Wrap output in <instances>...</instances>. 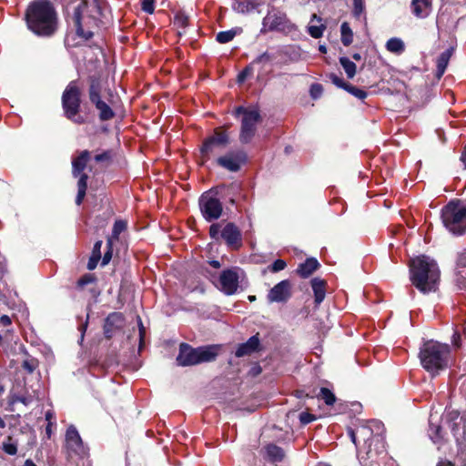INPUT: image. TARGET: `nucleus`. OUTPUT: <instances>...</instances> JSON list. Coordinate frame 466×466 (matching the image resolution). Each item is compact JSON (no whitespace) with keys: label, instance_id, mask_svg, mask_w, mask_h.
<instances>
[{"label":"nucleus","instance_id":"nucleus-26","mask_svg":"<svg viewBox=\"0 0 466 466\" xmlns=\"http://www.w3.org/2000/svg\"><path fill=\"white\" fill-rule=\"evenodd\" d=\"M452 51H453V49L451 47V48L445 50L444 52H442L439 56L438 59H437V72H436V76L438 78H441L443 76V74L448 66L451 56L452 55Z\"/></svg>","mask_w":466,"mask_h":466},{"label":"nucleus","instance_id":"nucleus-14","mask_svg":"<svg viewBox=\"0 0 466 466\" xmlns=\"http://www.w3.org/2000/svg\"><path fill=\"white\" fill-rule=\"evenodd\" d=\"M291 297V283L285 279L275 285L268 294L270 302H286Z\"/></svg>","mask_w":466,"mask_h":466},{"label":"nucleus","instance_id":"nucleus-25","mask_svg":"<svg viewBox=\"0 0 466 466\" xmlns=\"http://www.w3.org/2000/svg\"><path fill=\"white\" fill-rule=\"evenodd\" d=\"M260 1L259 0H244L238 2L234 9L238 13H252L257 12L259 13L260 9Z\"/></svg>","mask_w":466,"mask_h":466},{"label":"nucleus","instance_id":"nucleus-53","mask_svg":"<svg viewBox=\"0 0 466 466\" xmlns=\"http://www.w3.org/2000/svg\"><path fill=\"white\" fill-rule=\"evenodd\" d=\"M107 246H108V250L105 253L103 259H102L103 266L106 265L112 258V251H111L112 242L110 239L107 240Z\"/></svg>","mask_w":466,"mask_h":466},{"label":"nucleus","instance_id":"nucleus-36","mask_svg":"<svg viewBox=\"0 0 466 466\" xmlns=\"http://www.w3.org/2000/svg\"><path fill=\"white\" fill-rule=\"evenodd\" d=\"M318 397L323 400V401L328 406H332L336 402V397L334 393L328 388L322 387L319 390Z\"/></svg>","mask_w":466,"mask_h":466},{"label":"nucleus","instance_id":"nucleus-20","mask_svg":"<svg viewBox=\"0 0 466 466\" xmlns=\"http://www.w3.org/2000/svg\"><path fill=\"white\" fill-rule=\"evenodd\" d=\"M411 12L418 18H426L431 12V0H411Z\"/></svg>","mask_w":466,"mask_h":466},{"label":"nucleus","instance_id":"nucleus-40","mask_svg":"<svg viewBox=\"0 0 466 466\" xmlns=\"http://www.w3.org/2000/svg\"><path fill=\"white\" fill-rule=\"evenodd\" d=\"M22 367L28 373H33L38 367V360L35 358H27L23 361Z\"/></svg>","mask_w":466,"mask_h":466},{"label":"nucleus","instance_id":"nucleus-13","mask_svg":"<svg viewBox=\"0 0 466 466\" xmlns=\"http://www.w3.org/2000/svg\"><path fill=\"white\" fill-rule=\"evenodd\" d=\"M245 160L246 155L243 152L234 151L218 157L217 162L220 167L231 172H236L240 169Z\"/></svg>","mask_w":466,"mask_h":466},{"label":"nucleus","instance_id":"nucleus-27","mask_svg":"<svg viewBox=\"0 0 466 466\" xmlns=\"http://www.w3.org/2000/svg\"><path fill=\"white\" fill-rule=\"evenodd\" d=\"M102 240H97L93 247L92 255L87 262V268L93 270L97 266L98 261L101 258V247Z\"/></svg>","mask_w":466,"mask_h":466},{"label":"nucleus","instance_id":"nucleus-28","mask_svg":"<svg viewBox=\"0 0 466 466\" xmlns=\"http://www.w3.org/2000/svg\"><path fill=\"white\" fill-rule=\"evenodd\" d=\"M386 49L390 53L400 55L405 50V45L400 38L391 37L386 43Z\"/></svg>","mask_w":466,"mask_h":466},{"label":"nucleus","instance_id":"nucleus-48","mask_svg":"<svg viewBox=\"0 0 466 466\" xmlns=\"http://www.w3.org/2000/svg\"><path fill=\"white\" fill-rule=\"evenodd\" d=\"M316 420V417L309 412L303 411L299 414V421L301 424L306 425Z\"/></svg>","mask_w":466,"mask_h":466},{"label":"nucleus","instance_id":"nucleus-44","mask_svg":"<svg viewBox=\"0 0 466 466\" xmlns=\"http://www.w3.org/2000/svg\"><path fill=\"white\" fill-rule=\"evenodd\" d=\"M466 268V249L459 254L457 258V269L459 274L463 273V269Z\"/></svg>","mask_w":466,"mask_h":466},{"label":"nucleus","instance_id":"nucleus-43","mask_svg":"<svg viewBox=\"0 0 466 466\" xmlns=\"http://www.w3.org/2000/svg\"><path fill=\"white\" fill-rule=\"evenodd\" d=\"M441 426H438V425L437 426H433V424L431 422V424H430V436H431V439L434 442H437L438 441H440L441 439Z\"/></svg>","mask_w":466,"mask_h":466},{"label":"nucleus","instance_id":"nucleus-60","mask_svg":"<svg viewBox=\"0 0 466 466\" xmlns=\"http://www.w3.org/2000/svg\"><path fill=\"white\" fill-rule=\"evenodd\" d=\"M90 101L96 106L98 103L103 102L100 97V94L89 95Z\"/></svg>","mask_w":466,"mask_h":466},{"label":"nucleus","instance_id":"nucleus-50","mask_svg":"<svg viewBox=\"0 0 466 466\" xmlns=\"http://www.w3.org/2000/svg\"><path fill=\"white\" fill-rule=\"evenodd\" d=\"M221 231L220 225L218 223L212 224L209 228V235L214 239H218L219 236L221 237Z\"/></svg>","mask_w":466,"mask_h":466},{"label":"nucleus","instance_id":"nucleus-3","mask_svg":"<svg viewBox=\"0 0 466 466\" xmlns=\"http://www.w3.org/2000/svg\"><path fill=\"white\" fill-rule=\"evenodd\" d=\"M411 283L422 293L437 289L440 270L437 263L426 256L417 257L410 262Z\"/></svg>","mask_w":466,"mask_h":466},{"label":"nucleus","instance_id":"nucleus-41","mask_svg":"<svg viewBox=\"0 0 466 466\" xmlns=\"http://www.w3.org/2000/svg\"><path fill=\"white\" fill-rule=\"evenodd\" d=\"M347 89L346 91L349 92L350 94H351L352 96H354L355 97L360 99V100H363L367 97L368 96V93L363 90V89H360L352 85H349L347 86Z\"/></svg>","mask_w":466,"mask_h":466},{"label":"nucleus","instance_id":"nucleus-61","mask_svg":"<svg viewBox=\"0 0 466 466\" xmlns=\"http://www.w3.org/2000/svg\"><path fill=\"white\" fill-rule=\"evenodd\" d=\"M0 323L3 326H9L11 324V319L7 315L0 317Z\"/></svg>","mask_w":466,"mask_h":466},{"label":"nucleus","instance_id":"nucleus-22","mask_svg":"<svg viewBox=\"0 0 466 466\" xmlns=\"http://www.w3.org/2000/svg\"><path fill=\"white\" fill-rule=\"evenodd\" d=\"M90 153L87 150H84L80 155L72 160V174L75 177H77L86 167L89 160Z\"/></svg>","mask_w":466,"mask_h":466},{"label":"nucleus","instance_id":"nucleus-12","mask_svg":"<svg viewBox=\"0 0 466 466\" xmlns=\"http://www.w3.org/2000/svg\"><path fill=\"white\" fill-rule=\"evenodd\" d=\"M229 143V136L226 131L216 130L214 135L207 138L201 147V155L206 161L214 152L216 147H226Z\"/></svg>","mask_w":466,"mask_h":466},{"label":"nucleus","instance_id":"nucleus-32","mask_svg":"<svg viewBox=\"0 0 466 466\" xmlns=\"http://www.w3.org/2000/svg\"><path fill=\"white\" fill-rule=\"evenodd\" d=\"M282 362V357L280 356L279 352H275L264 360V370L267 367H270L271 370H278L280 369Z\"/></svg>","mask_w":466,"mask_h":466},{"label":"nucleus","instance_id":"nucleus-7","mask_svg":"<svg viewBox=\"0 0 466 466\" xmlns=\"http://www.w3.org/2000/svg\"><path fill=\"white\" fill-rule=\"evenodd\" d=\"M441 220L444 227L453 235L466 232V203L451 200L441 209Z\"/></svg>","mask_w":466,"mask_h":466},{"label":"nucleus","instance_id":"nucleus-23","mask_svg":"<svg viewBox=\"0 0 466 466\" xmlns=\"http://www.w3.org/2000/svg\"><path fill=\"white\" fill-rule=\"evenodd\" d=\"M74 25L76 26V35L85 39L88 40L93 36V33L90 30H85L82 25V13L80 6L76 7L74 11L73 15Z\"/></svg>","mask_w":466,"mask_h":466},{"label":"nucleus","instance_id":"nucleus-29","mask_svg":"<svg viewBox=\"0 0 466 466\" xmlns=\"http://www.w3.org/2000/svg\"><path fill=\"white\" fill-rule=\"evenodd\" d=\"M79 179L77 182V195L76 198V205H80L83 202V199L86 196V188H87V175L86 174H80Z\"/></svg>","mask_w":466,"mask_h":466},{"label":"nucleus","instance_id":"nucleus-9","mask_svg":"<svg viewBox=\"0 0 466 466\" xmlns=\"http://www.w3.org/2000/svg\"><path fill=\"white\" fill-rule=\"evenodd\" d=\"M198 205L203 218L208 222L218 219L223 211L222 203L210 191L201 195Z\"/></svg>","mask_w":466,"mask_h":466},{"label":"nucleus","instance_id":"nucleus-5","mask_svg":"<svg viewBox=\"0 0 466 466\" xmlns=\"http://www.w3.org/2000/svg\"><path fill=\"white\" fill-rule=\"evenodd\" d=\"M232 115L240 119L239 142L243 145L253 143L258 136L261 118L259 108L254 106H238L232 110Z\"/></svg>","mask_w":466,"mask_h":466},{"label":"nucleus","instance_id":"nucleus-15","mask_svg":"<svg viewBox=\"0 0 466 466\" xmlns=\"http://www.w3.org/2000/svg\"><path fill=\"white\" fill-rule=\"evenodd\" d=\"M221 238L225 240L227 245L233 249H238L241 246L242 238L240 230L233 223L225 225L221 231Z\"/></svg>","mask_w":466,"mask_h":466},{"label":"nucleus","instance_id":"nucleus-30","mask_svg":"<svg viewBox=\"0 0 466 466\" xmlns=\"http://www.w3.org/2000/svg\"><path fill=\"white\" fill-rule=\"evenodd\" d=\"M241 33L239 27L232 28L227 31L218 32L216 35V40L220 44H226L234 39V37Z\"/></svg>","mask_w":466,"mask_h":466},{"label":"nucleus","instance_id":"nucleus-2","mask_svg":"<svg viewBox=\"0 0 466 466\" xmlns=\"http://www.w3.org/2000/svg\"><path fill=\"white\" fill-rule=\"evenodd\" d=\"M28 28L37 35L49 36L56 29V15L52 4L47 0H35L27 8Z\"/></svg>","mask_w":466,"mask_h":466},{"label":"nucleus","instance_id":"nucleus-21","mask_svg":"<svg viewBox=\"0 0 466 466\" xmlns=\"http://www.w3.org/2000/svg\"><path fill=\"white\" fill-rule=\"evenodd\" d=\"M310 283L314 293L315 305L319 306L326 296V281L319 278H314L311 279Z\"/></svg>","mask_w":466,"mask_h":466},{"label":"nucleus","instance_id":"nucleus-63","mask_svg":"<svg viewBox=\"0 0 466 466\" xmlns=\"http://www.w3.org/2000/svg\"><path fill=\"white\" fill-rule=\"evenodd\" d=\"M52 425H53V422H49V423H47L46 428V435L48 438H50L51 434H52V430H51Z\"/></svg>","mask_w":466,"mask_h":466},{"label":"nucleus","instance_id":"nucleus-47","mask_svg":"<svg viewBox=\"0 0 466 466\" xmlns=\"http://www.w3.org/2000/svg\"><path fill=\"white\" fill-rule=\"evenodd\" d=\"M329 78L335 86H337L338 87L343 88L344 90H346L348 88L347 86L350 85L349 83H346L342 78L339 77L335 74H331L329 76Z\"/></svg>","mask_w":466,"mask_h":466},{"label":"nucleus","instance_id":"nucleus-58","mask_svg":"<svg viewBox=\"0 0 466 466\" xmlns=\"http://www.w3.org/2000/svg\"><path fill=\"white\" fill-rule=\"evenodd\" d=\"M138 321V328H139V339H140V344L143 341L144 336H145V328L143 326L142 320L139 317H137Z\"/></svg>","mask_w":466,"mask_h":466},{"label":"nucleus","instance_id":"nucleus-33","mask_svg":"<svg viewBox=\"0 0 466 466\" xmlns=\"http://www.w3.org/2000/svg\"><path fill=\"white\" fill-rule=\"evenodd\" d=\"M96 107L99 111V118L102 121L110 120L115 116V113L112 110V108L104 101L98 103V105Z\"/></svg>","mask_w":466,"mask_h":466},{"label":"nucleus","instance_id":"nucleus-24","mask_svg":"<svg viewBox=\"0 0 466 466\" xmlns=\"http://www.w3.org/2000/svg\"><path fill=\"white\" fill-rule=\"evenodd\" d=\"M319 267V263L314 258H307L299 264L297 269L298 274L302 278L309 277Z\"/></svg>","mask_w":466,"mask_h":466},{"label":"nucleus","instance_id":"nucleus-52","mask_svg":"<svg viewBox=\"0 0 466 466\" xmlns=\"http://www.w3.org/2000/svg\"><path fill=\"white\" fill-rule=\"evenodd\" d=\"M3 450L5 453L9 455H15L17 452V447L14 443H4Z\"/></svg>","mask_w":466,"mask_h":466},{"label":"nucleus","instance_id":"nucleus-4","mask_svg":"<svg viewBox=\"0 0 466 466\" xmlns=\"http://www.w3.org/2000/svg\"><path fill=\"white\" fill-rule=\"evenodd\" d=\"M419 358L422 368L435 377L446 370L451 362V347L445 343L428 340L420 348Z\"/></svg>","mask_w":466,"mask_h":466},{"label":"nucleus","instance_id":"nucleus-34","mask_svg":"<svg viewBox=\"0 0 466 466\" xmlns=\"http://www.w3.org/2000/svg\"><path fill=\"white\" fill-rule=\"evenodd\" d=\"M33 398L31 395H19L16 393H10L8 397V404L10 406L15 405L17 402H21L25 406H28L32 403Z\"/></svg>","mask_w":466,"mask_h":466},{"label":"nucleus","instance_id":"nucleus-35","mask_svg":"<svg viewBox=\"0 0 466 466\" xmlns=\"http://www.w3.org/2000/svg\"><path fill=\"white\" fill-rule=\"evenodd\" d=\"M339 63L343 67L348 78H353L356 74V65L348 57L342 56L339 58Z\"/></svg>","mask_w":466,"mask_h":466},{"label":"nucleus","instance_id":"nucleus-55","mask_svg":"<svg viewBox=\"0 0 466 466\" xmlns=\"http://www.w3.org/2000/svg\"><path fill=\"white\" fill-rule=\"evenodd\" d=\"M94 281V278L91 275H85L77 281L78 286L84 287L85 285Z\"/></svg>","mask_w":466,"mask_h":466},{"label":"nucleus","instance_id":"nucleus-18","mask_svg":"<svg viewBox=\"0 0 466 466\" xmlns=\"http://www.w3.org/2000/svg\"><path fill=\"white\" fill-rule=\"evenodd\" d=\"M265 459L268 462L276 464L282 462L286 458V451L274 443L264 446Z\"/></svg>","mask_w":466,"mask_h":466},{"label":"nucleus","instance_id":"nucleus-1","mask_svg":"<svg viewBox=\"0 0 466 466\" xmlns=\"http://www.w3.org/2000/svg\"><path fill=\"white\" fill-rule=\"evenodd\" d=\"M348 432L358 450L359 443L363 441L367 460L372 458L373 451L378 455L385 452V428L381 421L371 420L367 423L360 424L356 429H350Z\"/></svg>","mask_w":466,"mask_h":466},{"label":"nucleus","instance_id":"nucleus-16","mask_svg":"<svg viewBox=\"0 0 466 466\" xmlns=\"http://www.w3.org/2000/svg\"><path fill=\"white\" fill-rule=\"evenodd\" d=\"M262 56H258L254 61H252L249 65H248L238 76V82L243 83L246 80L256 76L257 79H259L262 74V66H261Z\"/></svg>","mask_w":466,"mask_h":466},{"label":"nucleus","instance_id":"nucleus-10","mask_svg":"<svg viewBox=\"0 0 466 466\" xmlns=\"http://www.w3.org/2000/svg\"><path fill=\"white\" fill-rule=\"evenodd\" d=\"M66 449L69 456L85 457L88 454V448L84 444L76 428L69 426L66 432Z\"/></svg>","mask_w":466,"mask_h":466},{"label":"nucleus","instance_id":"nucleus-38","mask_svg":"<svg viewBox=\"0 0 466 466\" xmlns=\"http://www.w3.org/2000/svg\"><path fill=\"white\" fill-rule=\"evenodd\" d=\"M365 11V1L364 0H353V15L359 19L364 14Z\"/></svg>","mask_w":466,"mask_h":466},{"label":"nucleus","instance_id":"nucleus-11","mask_svg":"<svg viewBox=\"0 0 466 466\" xmlns=\"http://www.w3.org/2000/svg\"><path fill=\"white\" fill-rule=\"evenodd\" d=\"M242 273V270L238 268L223 270L218 279L219 289L226 295L236 293L239 286V279Z\"/></svg>","mask_w":466,"mask_h":466},{"label":"nucleus","instance_id":"nucleus-59","mask_svg":"<svg viewBox=\"0 0 466 466\" xmlns=\"http://www.w3.org/2000/svg\"><path fill=\"white\" fill-rule=\"evenodd\" d=\"M109 153L108 152H104L102 154H98V155H96L95 157V160L96 162H101V161H105V160H107L109 158Z\"/></svg>","mask_w":466,"mask_h":466},{"label":"nucleus","instance_id":"nucleus-8","mask_svg":"<svg viewBox=\"0 0 466 466\" xmlns=\"http://www.w3.org/2000/svg\"><path fill=\"white\" fill-rule=\"evenodd\" d=\"M62 106L65 115L68 119L76 124L84 123V117L78 115L80 107V90L76 82H70L65 89L62 96Z\"/></svg>","mask_w":466,"mask_h":466},{"label":"nucleus","instance_id":"nucleus-49","mask_svg":"<svg viewBox=\"0 0 466 466\" xmlns=\"http://www.w3.org/2000/svg\"><path fill=\"white\" fill-rule=\"evenodd\" d=\"M262 455V449H260L258 446L256 447L255 451H252L251 450H248L245 453V459L247 461H251V456H253V459L259 458Z\"/></svg>","mask_w":466,"mask_h":466},{"label":"nucleus","instance_id":"nucleus-56","mask_svg":"<svg viewBox=\"0 0 466 466\" xmlns=\"http://www.w3.org/2000/svg\"><path fill=\"white\" fill-rule=\"evenodd\" d=\"M452 345L457 349L461 348V333L459 331H455L452 336Z\"/></svg>","mask_w":466,"mask_h":466},{"label":"nucleus","instance_id":"nucleus-31","mask_svg":"<svg viewBox=\"0 0 466 466\" xmlns=\"http://www.w3.org/2000/svg\"><path fill=\"white\" fill-rule=\"evenodd\" d=\"M340 39L345 46H349L353 42V32L348 22H343L340 25Z\"/></svg>","mask_w":466,"mask_h":466},{"label":"nucleus","instance_id":"nucleus-6","mask_svg":"<svg viewBox=\"0 0 466 466\" xmlns=\"http://www.w3.org/2000/svg\"><path fill=\"white\" fill-rule=\"evenodd\" d=\"M220 350L219 345H208L193 348L187 343H181L177 357L178 366H194L216 360Z\"/></svg>","mask_w":466,"mask_h":466},{"label":"nucleus","instance_id":"nucleus-57","mask_svg":"<svg viewBox=\"0 0 466 466\" xmlns=\"http://www.w3.org/2000/svg\"><path fill=\"white\" fill-rule=\"evenodd\" d=\"M97 93L100 94L99 83L97 81L93 80L90 85L89 95H95Z\"/></svg>","mask_w":466,"mask_h":466},{"label":"nucleus","instance_id":"nucleus-39","mask_svg":"<svg viewBox=\"0 0 466 466\" xmlns=\"http://www.w3.org/2000/svg\"><path fill=\"white\" fill-rule=\"evenodd\" d=\"M127 228V222L124 220H116L114 223L112 230V238L117 239L119 235Z\"/></svg>","mask_w":466,"mask_h":466},{"label":"nucleus","instance_id":"nucleus-37","mask_svg":"<svg viewBox=\"0 0 466 466\" xmlns=\"http://www.w3.org/2000/svg\"><path fill=\"white\" fill-rule=\"evenodd\" d=\"M174 25L178 29H185L188 25V17L182 12H177L174 16Z\"/></svg>","mask_w":466,"mask_h":466},{"label":"nucleus","instance_id":"nucleus-64","mask_svg":"<svg viewBox=\"0 0 466 466\" xmlns=\"http://www.w3.org/2000/svg\"><path fill=\"white\" fill-rule=\"evenodd\" d=\"M437 466H454L451 461H441L438 463Z\"/></svg>","mask_w":466,"mask_h":466},{"label":"nucleus","instance_id":"nucleus-42","mask_svg":"<svg viewBox=\"0 0 466 466\" xmlns=\"http://www.w3.org/2000/svg\"><path fill=\"white\" fill-rule=\"evenodd\" d=\"M324 29V25H309L308 32L313 38H319L322 36Z\"/></svg>","mask_w":466,"mask_h":466},{"label":"nucleus","instance_id":"nucleus-51","mask_svg":"<svg viewBox=\"0 0 466 466\" xmlns=\"http://www.w3.org/2000/svg\"><path fill=\"white\" fill-rule=\"evenodd\" d=\"M322 91H323V88L320 84H313L310 86V95L315 99L321 96Z\"/></svg>","mask_w":466,"mask_h":466},{"label":"nucleus","instance_id":"nucleus-45","mask_svg":"<svg viewBox=\"0 0 466 466\" xmlns=\"http://www.w3.org/2000/svg\"><path fill=\"white\" fill-rule=\"evenodd\" d=\"M287 266V263L283 259H277L273 262L272 265L268 266V269L271 272H279L280 270H283Z\"/></svg>","mask_w":466,"mask_h":466},{"label":"nucleus","instance_id":"nucleus-17","mask_svg":"<svg viewBox=\"0 0 466 466\" xmlns=\"http://www.w3.org/2000/svg\"><path fill=\"white\" fill-rule=\"evenodd\" d=\"M124 324V316L120 312L110 313L104 325V333L106 338H111L116 329L122 328Z\"/></svg>","mask_w":466,"mask_h":466},{"label":"nucleus","instance_id":"nucleus-54","mask_svg":"<svg viewBox=\"0 0 466 466\" xmlns=\"http://www.w3.org/2000/svg\"><path fill=\"white\" fill-rule=\"evenodd\" d=\"M278 26L280 30H288L289 32L296 31L297 26L294 24H291L288 21H285L283 24L279 23L278 24Z\"/></svg>","mask_w":466,"mask_h":466},{"label":"nucleus","instance_id":"nucleus-46","mask_svg":"<svg viewBox=\"0 0 466 466\" xmlns=\"http://www.w3.org/2000/svg\"><path fill=\"white\" fill-rule=\"evenodd\" d=\"M141 8L147 14H152L155 10V0H142Z\"/></svg>","mask_w":466,"mask_h":466},{"label":"nucleus","instance_id":"nucleus-62","mask_svg":"<svg viewBox=\"0 0 466 466\" xmlns=\"http://www.w3.org/2000/svg\"><path fill=\"white\" fill-rule=\"evenodd\" d=\"M45 417H46V420L48 423H49V422H53L52 420L55 419L54 413H53V411H51V410H47V411L46 412Z\"/></svg>","mask_w":466,"mask_h":466},{"label":"nucleus","instance_id":"nucleus-19","mask_svg":"<svg viewBox=\"0 0 466 466\" xmlns=\"http://www.w3.org/2000/svg\"><path fill=\"white\" fill-rule=\"evenodd\" d=\"M258 347L259 339L258 333H257L256 335L249 338L247 342L239 344L235 351V355L238 358L249 356L255 351H257Z\"/></svg>","mask_w":466,"mask_h":466}]
</instances>
